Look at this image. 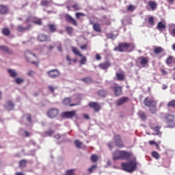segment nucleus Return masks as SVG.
<instances>
[{
	"label": "nucleus",
	"instance_id": "nucleus-6",
	"mask_svg": "<svg viewBox=\"0 0 175 175\" xmlns=\"http://www.w3.org/2000/svg\"><path fill=\"white\" fill-rule=\"evenodd\" d=\"M174 118L175 116L172 114L167 113L165 116V120L167 128H175Z\"/></svg>",
	"mask_w": 175,
	"mask_h": 175
},
{
	"label": "nucleus",
	"instance_id": "nucleus-7",
	"mask_svg": "<svg viewBox=\"0 0 175 175\" xmlns=\"http://www.w3.org/2000/svg\"><path fill=\"white\" fill-rule=\"evenodd\" d=\"M113 142L115 143V146L118 148H124V147H125L124 141H122V138L120 134H116L113 136Z\"/></svg>",
	"mask_w": 175,
	"mask_h": 175
},
{
	"label": "nucleus",
	"instance_id": "nucleus-11",
	"mask_svg": "<svg viewBox=\"0 0 175 175\" xmlns=\"http://www.w3.org/2000/svg\"><path fill=\"white\" fill-rule=\"evenodd\" d=\"M89 107H91V109H94V111L96 113H98L101 109L102 107H100V104L98 102H91L89 103Z\"/></svg>",
	"mask_w": 175,
	"mask_h": 175
},
{
	"label": "nucleus",
	"instance_id": "nucleus-64",
	"mask_svg": "<svg viewBox=\"0 0 175 175\" xmlns=\"http://www.w3.org/2000/svg\"><path fill=\"white\" fill-rule=\"evenodd\" d=\"M108 147H109V148H113V142H109L108 144Z\"/></svg>",
	"mask_w": 175,
	"mask_h": 175
},
{
	"label": "nucleus",
	"instance_id": "nucleus-47",
	"mask_svg": "<svg viewBox=\"0 0 175 175\" xmlns=\"http://www.w3.org/2000/svg\"><path fill=\"white\" fill-rule=\"evenodd\" d=\"M66 175H76L75 170H68L66 172Z\"/></svg>",
	"mask_w": 175,
	"mask_h": 175
},
{
	"label": "nucleus",
	"instance_id": "nucleus-48",
	"mask_svg": "<svg viewBox=\"0 0 175 175\" xmlns=\"http://www.w3.org/2000/svg\"><path fill=\"white\" fill-rule=\"evenodd\" d=\"M135 9H136V7H135V5H130L127 8V11L128 12H133V10H135Z\"/></svg>",
	"mask_w": 175,
	"mask_h": 175
},
{
	"label": "nucleus",
	"instance_id": "nucleus-32",
	"mask_svg": "<svg viewBox=\"0 0 175 175\" xmlns=\"http://www.w3.org/2000/svg\"><path fill=\"white\" fill-rule=\"evenodd\" d=\"M83 83H87V84H91L92 83V79L91 77H85L82 79Z\"/></svg>",
	"mask_w": 175,
	"mask_h": 175
},
{
	"label": "nucleus",
	"instance_id": "nucleus-20",
	"mask_svg": "<svg viewBox=\"0 0 175 175\" xmlns=\"http://www.w3.org/2000/svg\"><path fill=\"white\" fill-rule=\"evenodd\" d=\"M9 8L6 5H0V14H8Z\"/></svg>",
	"mask_w": 175,
	"mask_h": 175
},
{
	"label": "nucleus",
	"instance_id": "nucleus-33",
	"mask_svg": "<svg viewBox=\"0 0 175 175\" xmlns=\"http://www.w3.org/2000/svg\"><path fill=\"white\" fill-rule=\"evenodd\" d=\"M152 157H153V158H155V159H159L161 158L159 153H158V152L157 151H154L152 152Z\"/></svg>",
	"mask_w": 175,
	"mask_h": 175
},
{
	"label": "nucleus",
	"instance_id": "nucleus-59",
	"mask_svg": "<svg viewBox=\"0 0 175 175\" xmlns=\"http://www.w3.org/2000/svg\"><path fill=\"white\" fill-rule=\"evenodd\" d=\"M55 139H56V140H59V139H61V135L60 134H56L55 136H54Z\"/></svg>",
	"mask_w": 175,
	"mask_h": 175
},
{
	"label": "nucleus",
	"instance_id": "nucleus-8",
	"mask_svg": "<svg viewBox=\"0 0 175 175\" xmlns=\"http://www.w3.org/2000/svg\"><path fill=\"white\" fill-rule=\"evenodd\" d=\"M72 51L75 54V55H78V57H81V59L80 60L81 65H85V62H87V57L85 56H83V55L79 51V49L75 46H72Z\"/></svg>",
	"mask_w": 175,
	"mask_h": 175
},
{
	"label": "nucleus",
	"instance_id": "nucleus-42",
	"mask_svg": "<svg viewBox=\"0 0 175 175\" xmlns=\"http://www.w3.org/2000/svg\"><path fill=\"white\" fill-rule=\"evenodd\" d=\"M96 167H98V166L96 165H94L88 169V172L89 173H93L94 170H95V169H96Z\"/></svg>",
	"mask_w": 175,
	"mask_h": 175
},
{
	"label": "nucleus",
	"instance_id": "nucleus-55",
	"mask_svg": "<svg viewBox=\"0 0 175 175\" xmlns=\"http://www.w3.org/2000/svg\"><path fill=\"white\" fill-rule=\"evenodd\" d=\"M33 75H35V72L32 70H29V72H27V76L32 77L33 76Z\"/></svg>",
	"mask_w": 175,
	"mask_h": 175
},
{
	"label": "nucleus",
	"instance_id": "nucleus-41",
	"mask_svg": "<svg viewBox=\"0 0 175 175\" xmlns=\"http://www.w3.org/2000/svg\"><path fill=\"white\" fill-rule=\"evenodd\" d=\"M167 107H173L175 109V100H172L167 103Z\"/></svg>",
	"mask_w": 175,
	"mask_h": 175
},
{
	"label": "nucleus",
	"instance_id": "nucleus-30",
	"mask_svg": "<svg viewBox=\"0 0 175 175\" xmlns=\"http://www.w3.org/2000/svg\"><path fill=\"white\" fill-rule=\"evenodd\" d=\"M8 73H10V77H13V79H16V77H17V72L14 70L9 69Z\"/></svg>",
	"mask_w": 175,
	"mask_h": 175
},
{
	"label": "nucleus",
	"instance_id": "nucleus-63",
	"mask_svg": "<svg viewBox=\"0 0 175 175\" xmlns=\"http://www.w3.org/2000/svg\"><path fill=\"white\" fill-rule=\"evenodd\" d=\"M168 3H170L171 5H173V3H175V0H167Z\"/></svg>",
	"mask_w": 175,
	"mask_h": 175
},
{
	"label": "nucleus",
	"instance_id": "nucleus-46",
	"mask_svg": "<svg viewBox=\"0 0 175 175\" xmlns=\"http://www.w3.org/2000/svg\"><path fill=\"white\" fill-rule=\"evenodd\" d=\"M139 118H141V120H146V118H147V116H146V113L144 112H140L139 113Z\"/></svg>",
	"mask_w": 175,
	"mask_h": 175
},
{
	"label": "nucleus",
	"instance_id": "nucleus-53",
	"mask_svg": "<svg viewBox=\"0 0 175 175\" xmlns=\"http://www.w3.org/2000/svg\"><path fill=\"white\" fill-rule=\"evenodd\" d=\"M85 16V14L81 13V12H78V13H76V17L77 18H80V17L81 16Z\"/></svg>",
	"mask_w": 175,
	"mask_h": 175
},
{
	"label": "nucleus",
	"instance_id": "nucleus-36",
	"mask_svg": "<svg viewBox=\"0 0 175 175\" xmlns=\"http://www.w3.org/2000/svg\"><path fill=\"white\" fill-rule=\"evenodd\" d=\"M66 31L68 35H72V33H73V27L68 26L66 27Z\"/></svg>",
	"mask_w": 175,
	"mask_h": 175
},
{
	"label": "nucleus",
	"instance_id": "nucleus-50",
	"mask_svg": "<svg viewBox=\"0 0 175 175\" xmlns=\"http://www.w3.org/2000/svg\"><path fill=\"white\" fill-rule=\"evenodd\" d=\"M23 82H24V79H23L22 78H16L15 79V83H16V84H21Z\"/></svg>",
	"mask_w": 175,
	"mask_h": 175
},
{
	"label": "nucleus",
	"instance_id": "nucleus-14",
	"mask_svg": "<svg viewBox=\"0 0 175 175\" xmlns=\"http://www.w3.org/2000/svg\"><path fill=\"white\" fill-rule=\"evenodd\" d=\"M127 102H129V97H122L116 100V106H122V105H124Z\"/></svg>",
	"mask_w": 175,
	"mask_h": 175
},
{
	"label": "nucleus",
	"instance_id": "nucleus-60",
	"mask_svg": "<svg viewBox=\"0 0 175 175\" xmlns=\"http://www.w3.org/2000/svg\"><path fill=\"white\" fill-rule=\"evenodd\" d=\"M157 142H155V141H152V140H150L148 142V144H150V146H154V144H155Z\"/></svg>",
	"mask_w": 175,
	"mask_h": 175
},
{
	"label": "nucleus",
	"instance_id": "nucleus-5",
	"mask_svg": "<svg viewBox=\"0 0 175 175\" xmlns=\"http://www.w3.org/2000/svg\"><path fill=\"white\" fill-rule=\"evenodd\" d=\"M145 106L147 107H152V109H150L152 114H155L157 113V101L152 99H149L148 98H146L144 100Z\"/></svg>",
	"mask_w": 175,
	"mask_h": 175
},
{
	"label": "nucleus",
	"instance_id": "nucleus-16",
	"mask_svg": "<svg viewBox=\"0 0 175 175\" xmlns=\"http://www.w3.org/2000/svg\"><path fill=\"white\" fill-rule=\"evenodd\" d=\"M138 62L142 65V66H146L147 64H148V57L140 56L137 58Z\"/></svg>",
	"mask_w": 175,
	"mask_h": 175
},
{
	"label": "nucleus",
	"instance_id": "nucleus-15",
	"mask_svg": "<svg viewBox=\"0 0 175 175\" xmlns=\"http://www.w3.org/2000/svg\"><path fill=\"white\" fill-rule=\"evenodd\" d=\"M64 17H65V19L66 20V21H68V23H70L71 24H72V25L77 27V25H78L77 21H76V19L73 18L70 15L67 14L65 15Z\"/></svg>",
	"mask_w": 175,
	"mask_h": 175
},
{
	"label": "nucleus",
	"instance_id": "nucleus-34",
	"mask_svg": "<svg viewBox=\"0 0 175 175\" xmlns=\"http://www.w3.org/2000/svg\"><path fill=\"white\" fill-rule=\"evenodd\" d=\"M148 23L150 24V25H155V21L154 20V17L150 16L148 18Z\"/></svg>",
	"mask_w": 175,
	"mask_h": 175
},
{
	"label": "nucleus",
	"instance_id": "nucleus-52",
	"mask_svg": "<svg viewBox=\"0 0 175 175\" xmlns=\"http://www.w3.org/2000/svg\"><path fill=\"white\" fill-rule=\"evenodd\" d=\"M159 129H161V127L159 126H156L155 127L152 128V130L157 133H159Z\"/></svg>",
	"mask_w": 175,
	"mask_h": 175
},
{
	"label": "nucleus",
	"instance_id": "nucleus-40",
	"mask_svg": "<svg viewBox=\"0 0 175 175\" xmlns=\"http://www.w3.org/2000/svg\"><path fill=\"white\" fill-rule=\"evenodd\" d=\"M54 133H55L54 131L49 129V131H47L44 133V135H46V136H53V135H54Z\"/></svg>",
	"mask_w": 175,
	"mask_h": 175
},
{
	"label": "nucleus",
	"instance_id": "nucleus-18",
	"mask_svg": "<svg viewBox=\"0 0 175 175\" xmlns=\"http://www.w3.org/2000/svg\"><path fill=\"white\" fill-rule=\"evenodd\" d=\"M110 66H111V63H110L109 62H105L104 63H100L98 65V67L100 69H103V70H106V69H108V68H110Z\"/></svg>",
	"mask_w": 175,
	"mask_h": 175
},
{
	"label": "nucleus",
	"instance_id": "nucleus-43",
	"mask_svg": "<svg viewBox=\"0 0 175 175\" xmlns=\"http://www.w3.org/2000/svg\"><path fill=\"white\" fill-rule=\"evenodd\" d=\"M75 144L77 148H81V146H83V143L80 142L79 140H75Z\"/></svg>",
	"mask_w": 175,
	"mask_h": 175
},
{
	"label": "nucleus",
	"instance_id": "nucleus-27",
	"mask_svg": "<svg viewBox=\"0 0 175 175\" xmlns=\"http://www.w3.org/2000/svg\"><path fill=\"white\" fill-rule=\"evenodd\" d=\"M148 5L151 10H155L157 9V3L155 1H150L148 2Z\"/></svg>",
	"mask_w": 175,
	"mask_h": 175
},
{
	"label": "nucleus",
	"instance_id": "nucleus-61",
	"mask_svg": "<svg viewBox=\"0 0 175 175\" xmlns=\"http://www.w3.org/2000/svg\"><path fill=\"white\" fill-rule=\"evenodd\" d=\"M81 50H87V44H83L81 46Z\"/></svg>",
	"mask_w": 175,
	"mask_h": 175
},
{
	"label": "nucleus",
	"instance_id": "nucleus-49",
	"mask_svg": "<svg viewBox=\"0 0 175 175\" xmlns=\"http://www.w3.org/2000/svg\"><path fill=\"white\" fill-rule=\"evenodd\" d=\"M48 90H49L52 94H54V91H55V90H57V87H53L52 85H49V86H48Z\"/></svg>",
	"mask_w": 175,
	"mask_h": 175
},
{
	"label": "nucleus",
	"instance_id": "nucleus-9",
	"mask_svg": "<svg viewBox=\"0 0 175 175\" xmlns=\"http://www.w3.org/2000/svg\"><path fill=\"white\" fill-rule=\"evenodd\" d=\"M59 114V110H58V109L57 108L50 109L47 111V116L48 117H49V118H55V117H57V116H58Z\"/></svg>",
	"mask_w": 175,
	"mask_h": 175
},
{
	"label": "nucleus",
	"instance_id": "nucleus-58",
	"mask_svg": "<svg viewBox=\"0 0 175 175\" xmlns=\"http://www.w3.org/2000/svg\"><path fill=\"white\" fill-rule=\"evenodd\" d=\"M108 39H113L114 38V34L113 33H109L107 35Z\"/></svg>",
	"mask_w": 175,
	"mask_h": 175
},
{
	"label": "nucleus",
	"instance_id": "nucleus-22",
	"mask_svg": "<svg viewBox=\"0 0 175 175\" xmlns=\"http://www.w3.org/2000/svg\"><path fill=\"white\" fill-rule=\"evenodd\" d=\"M157 29L160 32H163L166 29V25L163 22H159L157 24Z\"/></svg>",
	"mask_w": 175,
	"mask_h": 175
},
{
	"label": "nucleus",
	"instance_id": "nucleus-39",
	"mask_svg": "<svg viewBox=\"0 0 175 175\" xmlns=\"http://www.w3.org/2000/svg\"><path fill=\"white\" fill-rule=\"evenodd\" d=\"M26 117V120L28 121L29 123L32 122V116L29 113H26L24 115Z\"/></svg>",
	"mask_w": 175,
	"mask_h": 175
},
{
	"label": "nucleus",
	"instance_id": "nucleus-44",
	"mask_svg": "<svg viewBox=\"0 0 175 175\" xmlns=\"http://www.w3.org/2000/svg\"><path fill=\"white\" fill-rule=\"evenodd\" d=\"M33 24H37V25H42V19L36 18L33 21Z\"/></svg>",
	"mask_w": 175,
	"mask_h": 175
},
{
	"label": "nucleus",
	"instance_id": "nucleus-51",
	"mask_svg": "<svg viewBox=\"0 0 175 175\" xmlns=\"http://www.w3.org/2000/svg\"><path fill=\"white\" fill-rule=\"evenodd\" d=\"M50 3L49 2V1H47V0H42V1H41V5H42V6H49V4Z\"/></svg>",
	"mask_w": 175,
	"mask_h": 175
},
{
	"label": "nucleus",
	"instance_id": "nucleus-38",
	"mask_svg": "<svg viewBox=\"0 0 175 175\" xmlns=\"http://www.w3.org/2000/svg\"><path fill=\"white\" fill-rule=\"evenodd\" d=\"M19 165L21 167H25L27 166V160L23 159L19 162Z\"/></svg>",
	"mask_w": 175,
	"mask_h": 175
},
{
	"label": "nucleus",
	"instance_id": "nucleus-37",
	"mask_svg": "<svg viewBox=\"0 0 175 175\" xmlns=\"http://www.w3.org/2000/svg\"><path fill=\"white\" fill-rule=\"evenodd\" d=\"M3 34L5 35V36H9L10 35V30H9L8 28H5L2 31Z\"/></svg>",
	"mask_w": 175,
	"mask_h": 175
},
{
	"label": "nucleus",
	"instance_id": "nucleus-21",
	"mask_svg": "<svg viewBox=\"0 0 175 175\" xmlns=\"http://www.w3.org/2000/svg\"><path fill=\"white\" fill-rule=\"evenodd\" d=\"M70 102H72V100L70 99V98H66L64 100L63 103L66 106H70V107H72V106H77L79 105V104H71Z\"/></svg>",
	"mask_w": 175,
	"mask_h": 175
},
{
	"label": "nucleus",
	"instance_id": "nucleus-54",
	"mask_svg": "<svg viewBox=\"0 0 175 175\" xmlns=\"http://www.w3.org/2000/svg\"><path fill=\"white\" fill-rule=\"evenodd\" d=\"M72 8H73V9L75 10H80V6H79V4H74L72 5Z\"/></svg>",
	"mask_w": 175,
	"mask_h": 175
},
{
	"label": "nucleus",
	"instance_id": "nucleus-2",
	"mask_svg": "<svg viewBox=\"0 0 175 175\" xmlns=\"http://www.w3.org/2000/svg\"><path fill=\"white\" fill-rule=\"evenodd\" d=\"M113 161H118L120 159H129L132 156V152H128L126 150H116L113 152Z\"/></svg>",
	"mask_w": 175,
	"mask_h": 175
},
{
	"label": "nucleus",
	"instance_id": "nucleus-19",
	"mask_svg": "<svg viewBox=\"0 0 175 175\" xmlns=\"http://www.w3.org/2000/svg\"><path fill=\"white\" fill-rule=\"evenodd\" d=\"M31 27H32V25H29L26 27L18 25L16 28V30L18 31V32H25V31H29L31 29Z\"/></svg>",
	"mask_w": 175,
	"mask_h": 175
},
{
	"label": "nucleus",
	"instance_id": "nucleus-24",
	"mask_svg": "<svg viewBox=\"0 0 175 175\" xmlns=\"http://www.w3.org/2000/svg\"><path fill=\"white\" fill-rule=\"evenodd\" d=\"M165 64L167 65H172V64H175L174 57L170 55L165 60Z\"/></svg>",
	"mask_w": 175,
	"mask_h": 175
},
{
	"label": "nucleus",
	"instance_id": "nucleus-10",
	"mask_svg": "<svg viewBox=\"0 0 175 175\" xmlns=\"http://www.w3.org/2000/svg\"><path fill=\"white\" fill-rule=\"evenodd\" d=\"M111 88L113 90L115 96H120L122 95V88L121 86H118L115 83Z\"/></svg>",
	"mask_w": 175,
	"mask_h": 175
},
{
	"label": "nucleus",
	"instance_id": "nucleus-4",
	"mask_svg": "<svg viewBox=\"0 0 175 175\" xmlns=\"http://www.w3.org/2000/svg\"><path fill=\"white\" fill-rule=\"evenodd\" d=\"M25 57L26 58V61H27V62H30L36 66H39V62H33V58L38 59V57L36 55H35V53H32V52L30 51H26L25 52Z\"/></svg>",
	"mask_w": 175,
	"mask_h": 175
},
{
	"label": "nucleus",
	"instance_id": "nucleus-62",
	"mask_svg": "<svg viewBox=\"0 0 175 175\" xmlns=\"http://www.w3.org/2000/svg\"><path fill=\"white\" fill-rule=\"evenodd\" d=\"M57 50L60 53H62V46H61V44H59V46H57Z\"/></svg>",
	"mask_w": 175,
	"mask_h": 175
},
{
	"label": "nucleus",
	"instance_id": "nucleus-23",
	"mask_svg": "<svg viewBox=\"0 0 175 175\" xmlns=\"http://www.w3.org/2000/svg\"><path fill=\"white\" fill-rule=\"evenodd\" d=\"M164 51L165 50L163 49V48L161 46H155L154 49V53L156 55H159V54H162V53H163Z\"/></svg>",
	"mask_w": 175,
	"mask_h": 175
},
{
	"label": "nucleus",
	"instance_id": "nucleus-13",
	"mask_svg": "<svg viewBox=\"0 0 175 175\" xmlns=\"http://www.w3.org/2000/svg\"><path fill=\"white\" fill-rule=\"evenodd\" d=\"M48 75L49 77H51V79H57V77H59L61 73L58 70L55 69V70H51L49 71Z\"/></svg>",
	"mask_w": 175,
	"mask_h": 175
},
{
	"label": "nucleus",
	"instance_id": "nucleus-28",
	"mask_svg": "<svg viewBox=\"0 0 175 175\" xmlns=\"http://www.w3.org/2000/svg\"><path fill=\"white\" fill-rule=\"evenodd\" d=\"M6 109L8 110H13L14 109V103L12 102L11 100L8 101L6 105Z\"/></svg>",
	"mask_w": 175,
	"mask_h": 175
},
{
	"label": "nucleus",
	"instance_id": "nucleus-1",
	"mask_svg": "<svg viewBox=\"0 0 175 175\" xmlns=\"http://www.w3.org/2000/svg\"><path fill=\"white\" fill-rule=\"evenodd\" d=\"M113 50L114 51H120V53H131L135 50V44L128 42L119 43Z\"/></svg>",
	"mask_w": 175,
	"mask_h": 175
},
{
	"label": "nucleus",
	"instance_id": "nucleus-35",
	"mask_svg": "<svg viewBox=\"0 0 175 175\" xmlns=\"http://www.w3.org/2000/svg\"><path fill=\"white\" fill-rule=\"evenodd\" d=\"M92 162H94V163L98 162V155L96 154H92L91 156V158H90Z\"/></svg>",
	"mask_w": 175,
	"mask_h": 175
},
{
	"label": "nucleus",
	"instance_id": "nucleus-29",
	"mask_svg": "<svg viewBox=\"0 0 175 175\" xmlns=\"http://www.w3.org/2000/svg\"><path fill=\"white\" fill-rule=\"evenodd\" d=\"M97 94L100 96V98H105L106 95H107V92L103 90H98L97 92Z\"/></svg>",
	"mask_w": 175,
	"mask_h": 175
},
{
	"label": "nucleus",
	"instance_id": "nucleus-3",
	"mask_svg": "<svg viewBox=\"0 0 175 175\" xmlns=\"http://www.w3.org/2000/svg\"><path fill=\"white\" fill-rule=\"evenodd\" d=\"M121 166L123 170H125V172L132 173L133 172H135L137 167V162H136V159H134L130 161L129 162L122 163Z\"/></svg>",
	"mask_w": 175,
	"mask_h": 175
},
{
	"label": "nucleus",
	"instance_id": "nucleus-56",
	"mask_svg": "<svg viewBox=\"0 0 175 175\" xmlns=\"http://www.w3.org/2000/svg\"><path fill=\"white\" fill-rule=\"evenodd\" d=\"M66 60L69 62L68 65H72V59L70 58V56L67 55Z\"/></svg>",
	"mask_w": 175,
	"mask_h": 175
},
{
	"label": "nucleus",
	"instance_id": "nucleus-26",
	"mask_svg": "<svg viewBox=\"0 0 175 175\" xmlns=\"http://www.w3.org/2000/svg\"><path fill=\"white\" fill-rule=\"evenodd\" d=\"M38 39L40 42H46L49 37L46 34H40Z\"/></svg>",
	"mask_w": 175,
	"mask_h": 175
},
{
	"label": "nucleus",
	"instance_id": "nucleus-31",
	"mask_svg": "<svg viewBox=\"0 0 175 175\" xmlns=\"http://www.w3.org/2000/svg\"><path fill=\"white\" fill-rule=\"evenodd\" d=\"M0 50L4 53H8V54L11 53L10 49H8L6 46H0Z\"/></svg>",
	"mask_w": 175,
	"mask_h": 175
},
{
	"label": "nucleus",
	"instance_id": "nucleus-17",
	"mask_svg": "<svg viewBox=\"0 0 175 175\" xmlns=\"http://www.w3.org/2000/svg\"><path fill=\"white\" fill-rule=\"evenodd\" d=\"M90 23L91 25H93V29L96 32H102V27H100V24L99 23H94V21H90Z\"/></svg>",
	"mask_w": 175,
	"mask_h": 175
},
{
	"label": "nucleus",
	"instance_id": "nucleus-45",
	"mask_svg": "<svg viewBox=\"0 0 175 175\" xmlns=\"http://www.w3.org/2000/svg\"><path fill=\"white\" fill-rule=\"evenodd\" d=\"M49 28L51 32H55L57 31V28L55 27V25H49Z\"/></svg>",
	"mask_w": 175,
	"mask_h": 175
},
{
	"label": "nucleus",
	"instance_id": "nucleus-25",
	"mask_svg": "<svg viewBox=\"0 0 175 175\" xmlns=\"http://www.w3.org/2000/svg\"><path fill=\"white\" fill-rule=\"evenodd\" d=\"M116 78L118 81H124L125 80V75L124 73L116 72Z\"/></svg>",
	"mask_w": 175,
	"mask_h": 175
},
{
	"label": "nucleus",
	"instance_id": "nucleus-57",
	"mask_svg": "<svg viewBox=\"0 0 175 175\" xmlns=\"http://www.w3.org/2000/svg\"><path fill=\"white\" fill-rule=\"evenodd\" d=\"M96 59L97 61H100V59H102V57H100V55H99V53L96 54Z\"/></svg>",
	"mask_w": 175,
	"mask_h": 175
},
{
	"label": "nucleus",
	"instance_id": "nucleus-12",
	"mask_svg": "<svg viewBox=\"0 0 175 175\" xmlns=\"http://www.w3.org/2000/svg\"><path fill=\"white\" fill-rule=\"evenodd\" d=\"M62 116L64 118H73V117H76V111L63 112Z\"/></svg>",
	"mask_w": 175,
	"mask_h": 175
}]
</instances>
